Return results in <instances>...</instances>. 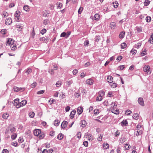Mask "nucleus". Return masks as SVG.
Returning <instances> with one entry per match:
<instances>
[{"mask_svg": "<svg viewBox=\"0 0 153 153\" xmlns=\"http://www.w3.org/2000/svg\"><path fill=\"white\" fill-rule=\"evenodd\" d=\"M125 34V32H122L119 35V37L120 39L123 38Z\"/></svg>", "mask_w": 153, "mask_h": 153, "instance_id": "24", "label": "nucleus"}, {"mask_svg": "<svg viewBox=\"0 0 153 153\" xmlns=\"http://www.w3.org/2000/svg\"><path fill=\"white\" fill-rule=\"evenodd\" d=\"M6 31L7 30L6 29H3L1 30V32L2 34H5L6 33Z\"/></svg>", "mask_w": 153, "mask_h": 153, "instance_id": "58", "label": "nucleus"}, {"mask_svg": "<svg viewBox=\"0 0 153 153\" xmlns=\"http://www.w3.org/2000/svg\"><path fill=\"white\" fill-rule=\"evenodd\" d=\"M12 20L10 18H8L6 19L5 23L7 25H9L12 23Z\"/></svg>", "mask_w": 153, "mask_h": 153, "instance_id": "5", "label": "nucleus"}, {"mask_svg": "<svg viewBox=\"0 0 153 153\" xmlns=\"http://www.w3.org/2000/svg\"><path fill=\"white\" fill-rule=\"evenodd\" d=\"M57 5V7L59 9H61V7L62 6V4L61 3H57L56 4Z\"/></svg>", "mask_w": 153, "mask_h": 153, "instance_id": "46", "label": "nucleus"}, {"mask_svg": "<svg viewBox=\"0 0 153 153\" xmlns=\"http://www.w3.org/2000/svg\"><path fill=\"white\" fill-rule=\"evenodd\" d=\"M59 96L60 97H61L62 99L64 98L65 97V94L63 93V92H62L60 93Z\"/></svg>", "mask_w": 153, "mask_h": 153, "instance_id": "37", "label": "nucleus"}, {"mask_svg": "<svg viewBox=\"0 0 153 153\" xmlns=\"http://www.w3.org/2000/svg\"><path fill=\"white\" fill-rule=\"evenodd\" d=\"M27 101L26 100H24L19 103V106L18 107H20L21 106H23L25 105L27 103Z\"/></svg>", "mask_w": 153, "mask_h": 153, "instance_id": "10", "label": "nucleus"}, {"mask_svg": "<svg viewBox=\"0 0 153 153\" xmlns=\"http://www.w3.org/2000/svg\"><path fill=\"white\" fill-rule=\"evenodd\" d=\"M149 42L150 43L152 44L153 43V37H152V36H151L149 40Z\"/></svg>", "mask_w": 153, "mask_h": 153, "instance_id": "52", "label": "nucleus"}, {"mask_svg": "<svg viewBox=\"0 0 153 153\" xmlns=\"http://www.w3.org/2000/svg\"><path fill=\"white\" fill-rule=\"evenodd\" d=\"M74 96L76 97L79 98L80 96V94H79V93H76L74 94Z\"/></svg>", "mask_w": 153, "mask_h": 153, "instance_id": "61", "label": "nucleus"}, {"mask_svg": "<svg viewBox=\"0 0 153 153\" xmlns=\"http://www.w3.org/2000/svg\"><path fill=\"white\" fill-rule=\"evenodd\" d=\"M66 36L67 33L65 32L62 33L60 35V37H65L66 38Z\"/></svg>", "mask_w": 153, "mask_h": 153, "instance_id": "47", "label": "nucleus"}, {"mask_svg": "<svg viewBox=\"0 0 153 153\" xmlns=\"http://www.w3.org/2000/svg\"><path fill=\"white\" fill-rule=\"evenodd\" d=\"M111 112L115 114H119V111L117 110H115V108H112L111 109Z\"/></svg>", "mask_w": 153, "mask_h": 153, "instance_id": "23", "label": "nucleus"}, {"mask_svg": "<svg viewBox=\"0 0 153 153\" xmlns=\"http://www.w3.org/2000/svg\"><path fill=\"white\" fill-rule=\"evenodd\" d=\"M116 27V24L114 22H112L111 23L110 25V27L112 29H115Z\"/></svg>", "mask_w": 153, "mask_h": 153, "instance_id": "11", "label": "nucleus"}, {"mask_svg": "<svg viewBox=\"0 0 153 153\" xmlns=\"http://www.w3.org/2000/svg\"><path fill=\"white\" fill-rule=\"evenodd\" d=\"M109 85L112 88H115L117 86V84L114 82L110 83L109 84Z\"/></svg>", "mask_w": 153, "mask_h": 153, "instance_id": "27", "label": "nucleus"}, {"mask_svg": "<svg viewBox=\"0 0 153 153\" xmlns=\"http://www.w3.org/2000/svg\"><path fill=\"white\" fill-rule=\"evenodd\" d=\"M59 120H55L54 122V125L56 126H58L59 124Z\"/></svg>", "mask_w": 153, "mask_h": 153, "instance_id": "30", "label": "nucleus"}, {"mask_svg": "<svg viewBox=\"0 0 153 153\" xmlns=\"http://www.w3.org/2000/svg\"><path fill=\"white\" fill-rule=\"evenodd\" d=\"M72 82H73L72 80L68 81L66 82V85L67 87H69L72 84Z\"/></svg>", "mask_w": 153, "mask_h": 153, "instance_id": "22", "label": "nucleus"}, {"mask_svg": "<svg viewBox=\"0 0 153 153\" xmlns=\"http://www.w3.org/2000/svg\"><path fill=\"white\" fill-rule=\"evenodd\" d=\"M32 72V69L30 68H28L25 71V73L27 74H30Z\"/></svg>", "mask_w": 153, "mask_h": 153, "instance_id": "28", "label": "nucleus"}, {"mask_svg": "<svg viewBox=\"0 0 153 153\" xmlns=\"http://www.w3.org/2000/svg\"><path fill=\"white\" fill-rule=\"evenodd\" d=\"M24 10L27 12L29 11V6L27 5H25L23 7Z\"/></svg>", "mask_w": 153, "mask_h": 153, "instance_id": "25", "label": "nucleus"}, {"mask_svg": "<svg viewBox=\"0 0 153 153\" xmlns=\"http://www.w3.org/2000/svg\"><path fill=\"white\" fill-rule=\"evenodd\" d=\"M80 124H82L81 126L83 128L87 124L86 122L84 120H81L80 122Z\"/></svg>", "mask_w": 153, "mask_h": 153, "instance_id": "15", "label": "nucleus"}, {"mask_svg": "<svg viewBox=\"0 0 153 153\" xmlns=\"http://www.w3.org/2000/svg\"><path fill=\"white\" fill-rule=\"evenodd\" d=\"M67 124L68 122L66 121H64L61 124L62 128H65L67 126Z\"/></svg>", "mask_w": 153, "mask_h": 153, "instance_id": "9", "label": "nucleus"}, {"mask_svg": "<svg viewBox=\"0 0 153 153\" xmlns=\"http://www.w3.org/2000/svg\"><path fill=\"white\" fill-rule=\"evenodd\" d=\"M107 80L108 82L110 83H112L113 82V78L110 76H108L107 78Z\"/></svg>", "mask_w": 153, "mask_h": 153, "instance_id": "13", "label": "nucleus"}, {"mask_svg": "<svg viewBox=\"0 0 153 153\" xmlns=\"http://www.w3.org/2000/svg\"><path fill=\"white\" fill-rule=\"evenodd\" d=\"M20 12L19 11H16V13L14 15L15 16V20H16V21H18L19 20V16H20Z\"/></svg>", "mask_w": 153, "mask_h": 153, "instance_id": "6", "label": "nucleus"}, {"mask_svg": "<svg viewBox=\"0 0 153 153\" xmlns=\"http://www.w3.org/2000/svg\"><path fill=\"white\" fill-rule=\"evenodd\" d=\"M94 114L95 115H96L98 114L99 113V110L98 109H95L94 110Z\"/></svg>", "mask_w": 153, "mask_h": 153, "instance_id": "56", "label": "nucleus"}, {"mask_svg": "<svg viewBox=\"0 0 153 153\" xmlns=\"http://www.w3.org/2000/svg\"><path fill=\"white\" fill-rule=\"evenodd\" d=\"M76 112V111L75 110H74L71 112L70 115L71 118L72 119L74 118V115L75 114Z\"/></svg>", "mask_w": 153, "mask_h": 153, "instance_id": "18", "label": "nucleus"}, {"mask_svg": "<svg viewBox=\"0 0 153 153\" xmlns=\"http://www.w3.org/2000/svg\"><path fill=\"white\" fill-rule=\"evenodd\" d=\"M138 102L139 103L141 106H144V104L143 98L141 97L139 98Z\"/></svg>", "mask_w": 153, "mask_h": 153, "instance_id": "7", "label": "nucleus"}, {"mask_svg": "<svg viewBox=\"0 0 153 153\" xmlns=\"http://www.w3.org/2000/svg\"><path fill=\"white\" fill-rule=\"evenodd\" d=\"M141 126L140 125H138L136 127L135 130H137L136 135V136H138L142 134V131L140 130Z\"/></svg>", "mask_w": 153, "mask_h": 153, "instance_id": "2", "label": "nucleus"}, {"mask_svg": "<svg viewBox=\"0 0 153 153\" xmlns=\"http://www.w3.org/2000/svg\"><path fill=\"white\" fill-rule=\"evenodd\" d=\"M100 39V36H97L95 37V40L96 42L99 41Z\"/></svg>", "mask_w": 153, "mask_h": 153, "instance_id": "59", "label": "nucleus"}, {"mask_svg": "<svg viewBox=\"0 0 153 153\" xmlns=\"http://www.w3.org/2000/svg\"><path fill=\"white\" fill-rule=\"evenodd\" d=\"M36 82H34L31 84V87L32 88H34L36 86Z\"/></svg>", "mask_w": 153, "mask_h": 153, "instance_id": "60", "label": "nucleus"}, {"mask_svg": "<svg viewBox=\"0 0 153 153\" xmlns=\"http://www.w3.org/2000/svg\"><path fill=\"white\" fill-rule=\"evenodd\" d=\"M2 153H8V151L7 149H4L2 151Z\"/></svg>", "mask_w": 153, "mask_h": 153, "instance_id": "64", "label": "nucleus"}, {"mask_svg": "<svg viewBox=\"0 0 153 153\" xmlns=\"http://www.w3.org/2000/svg\"><path fill=\"white\" fill-rule=\"evenodd\" d=\"M94 82V80L91 79H88L86 81L87 83L89 85H91L93 84Z\"/></svg>", "mask_w": 153, "mask_h": 153, "instance_id": "12", "label": "nucleus"}, {"mask_svg": "<svg viewBox=\"0 0 153 153\" xmlns=\"http://www.w3.org/2000/svg\"><path fill=\"white\" fill-rule=\"evenodd\" d=\"M19 99H16L14 100L13 102V104H14V106H15L17 108H19V107H18V106H19Z\"/></svg>", "mask_w": 153, "mask_h": 153, "instance_id": "4", "label": "nucleus"}, {"mask_svg": "<svg viewBox=\"0 0 153 153\" xmlns=\"http://www.w3.org/2000/svg\"><path fill=\"white\" fill-rule=\"evenodd\" d=\"M16 131L15 128L10 125L6 128L5 133V134H8L14 133Z\"/></svg>", "mask_w": 153, "mask_h": 153, "instance_id": "1", "label": "nucleus"}, {"mask_svg": "<svg viewBox=\"0 0 153 153\" xmlns=\"http://www.w3.org/2000/svg\"><path fill=\"white\" fill-rule=\"evenodd\" d=\"M143 71L144 72H147V74H150L151 73L150 67L149 65H145L143 68Z\"/></svg>", "mask_w": 153, "mask_h": 153, "instance_id": "3", "label": "nucleus"}, {"mask_svg": "<svg viewBox=\"0 0 153 153\" xmlns=\"http://www.w3.org/2000/svg\"><path fill=\"white\" fill-rule=\"evenodd\" d=\"M84 45L85 46H88L89 45L88 40H86L84 42Z\"/></svg>", "mask_w": 153, "mask_h": 153, "instance_id": "49", "label": "nucleus"}, {"mask_svg": "<svg viewBox=\"0 0 153 153\" xmlns=\"http://www.w3.org/2000/svg\"><path fill=\"white\" fill-rule=\"evenodd\" d=\"M103 147L105 148V149H107L108 148L109 146L107 143H104L103 144Z\"/></svg>", "mask_w": 153, "mask_h": 153, "instance_id": "40", "label": "nucleus"}, {"mask_svg": "<svg viewBox=\"0 0 153 153\" xmlns=\"http://www.w3.org/2000/svg\"><path fill=\"white\" fill-rule=\"evenodd\" d=\"M131 113V111L129 110H127L125 111V114L127 115H130Z\"/></svg>", "mask_w": 153, "mask_h": 153, "instance_id": "45", "label": "nucleus"}, {"mask_svg": "<svg viewBox=\"0 0 153 153\" xmlns=\"http://www.w3.org/2000/svg\"><path fill=\"white\" fill-rule=\"evenodd\" d=\"M55 70L54 69H49L48 71V72L51 75H53L54 73V70Z\"/></svg>", "mask_w": 153, "mask_h": 153, "instance_id": "36", "label": "nucleus"}, {"mask_svg": "<svg viewBox=\"0 0 153 153\" xmlns=\"http://www.w3.org/2000/svg\"><path fill=\"white\" fill-rule=\"evenodd\" d=\"M22 26L20 25H18L16 27V29L19 31H21L22 29Z\"/></svg>", "mask_w": 153, "mask_h": 153, "instance_id": "34", "label": "nucleus"}, {"mask_svg": "<svg viewBox=\"0 0 153 153\" xmlns=\"http://www.w3.org/2000/svg\"><path fill=\"white\" fill-rule=\"evenodd\" d=\"M128 124V122L126 120H123L121 123V125L122 126H126Z\"/></svg>", "mask_w": 153, "mask_h": 153, "instance_id": "21", "label": "nucleus"}, {"mask_svg": "<svg viewBox=\"0 0 153 153\" xmlns=\"http://www.w3.org/2000/svg\"><path fill=\"white\" fill-rule=\"evenodd\" d=\"M61 84V82L60 81H58L56 83V85L57 87H59L60 86Z\"/></svg>", "mask_w": 153, "mask_h": 153, "instance_id": "53", "label": "nucleus"}, {"mask_svg": "<svg viewBox=\"0 0 153 153\" xmlns=\"http://www.w3.org/2000/svg\"><path fill=\"white\" fill-rule=\"evenodd\" d=\"M83 145L85 147H87L88 146V143L87 141H84L83 143Z\"/></svg>", "mask_w": 153, "mask_h": 153, "instance_id": "62", "label": "nucleus"}, {"mask_svg": "<svg viewBox=\"0 0 153 153\" xmlns=\"http://www.w3.org/2000/svg\"><path fill=\"white\" fill-rule=\"evenodd\" d=\"M126 43L124 42L123 43L121 44V48L122 49H124L126 47Z\"/></svg>", "mask_w": 153, "mask_h": 153, "instance_id": "44", "label": "nucleus"}, {"mask_svg": "<svg viewBox=\"0 0 153 153\" xmlns=\"http://www.w3.org/2000/svg\"><path fill=\"white\" fill-rule=\"evenodd\" d=\"M130 146L129 144H125V147L126 149L128 150L130 149Z\"/></svg>", "mask_w": 153, "mask_h": 153, "instance_id": "43", "label": "nucleus"}, {"mask_svg": "<svg viewBox=\"0 0 153 153\" xmlns=\"http://www.w3.org/2000/svg\"><path fill=\"white\" fill-rule=\"evenodd\" d=\"M83 7H80L78 10V13L80 14L81 13L82 11L83 10Z\"/></svg>", "mask_w": 153, "mask_h": 153, "instance_id": "55", "label": "nucleus"}, {"mask_svg": "<svg viewBox=\"0 0 153 153\" xmlns=\"http://www.w3.org/2000/svg\"><path fill=\"white\" fill-rule=\"evenodd\" d=\"M17 134H16L14 133L11 136V138L12 140H15L17 137Z\"/></svg>", "mask_w": 153, "mask_h": 153, "instance_id": "29", "label": "nucleus"}, {"mask_svg": "<svg viewBox=\"0 0 153 153\" xmlns=\"http://www.w3.org/2000/svg\"><path fill=\"white\" fill-rule=\"evenodd\" d=\"M150 1L149 0H146L144 2V5L146 6H147L150 3Z\"/></svg>", "mask_w": 153, "mask_h": 153, "instance_id": "42", "label": "nucleus"}, {"mask_svg": "<svg viewBox=\"0 0 153 153\" xmlns=\"http://www.w3.org/2000/svg\"><path fill=\"white\" fill-rule=\"evenodd\" d=\"M46 31V30L45 29H44L41 30V33L42 34H44L45 33Z\"/></svg>", "mask_w": 153, "mask_h": 153, "instance_id": "63", "label": "nucleus"}, {"mask_svg": "<svg viewBox=\"0 0 153 153\" xmlns=\"http://www.w3.org/2000/svg\"><path fill=\"white\" fill-rule=\"evenodd\" d=\"M133 118L135 120H137L138 119V115L137 114H134L132 116Z\"/></svg>", "mask_w": 153, "mask_h": 153, "instance_id": "26", "label": "nucleus"}, {"mask_svg": "<svg viewBox=\"0 0 153 153\" xmlns=\"http://www.w3.org/2000/svg\"><path fill=\"white\" fill-rule=\"evenodd\" d=\"M136 29L138 33L141 32L142 30V28L141 27H137Z\"/></svg>", "mask_w": 153, "mask_h": 153, "instance_id": "54", "label": "nucleus"}, {"mask_svg": "<svg viewBox=\"0 0 153 153\" xmlns=\"http://www.w3.org/2000/svg\"><path fill=\"white\" fill-rule=\"evenodd\" d=\"M9 116V115L8 113H5L3 114L2 117L4 119H7Z\"/></svg>", "mask_w": 153, "mask_h": 153, "instance_id": "16", "label": "nucleus"}, {"mask_svg": "<svg viewBox=\"0 0 153 153\" xmlns=\"http://www.w3.org/2000/svg\"><path fill=\"white\" fill-rule=\"evenodd\" d=\"M100 15L99 14H96L94 16V19L97 21H98L100 19Z\"/></svg>", "mask_w": 153, "mask_h": 153, "instance_id": "17", "label": "nucleus"}, {"mask_svg": "<svg viewBox=\"0 0 153 153\" xmlns=\"http://www.w3.org/2000/svg\"><path fill=\"white\" fill-rule=\"evenodd\" d=\"M99 96L102 97L104 95V92L103 91H101L99 92Z\"/></svg>", "mask_w": 153, "mask_h": 153, "instance_id": "51", "label": "nucleus"}, {"mask_svg": "<svg viewBox=\"0 0 153 153\" xmlns=\"http://www.w3.org/2000/svg\"><path fill=\"white\" fill-rule=\"evenodd\" d=\"M45 91L44 90H40L38 91L37 93V94H42L44 93Z\"/></svg>", "mask_w": 153, "mask_h": 153, "instance_id": "48", "label": "nucleus"}, {"mask_svg": "<svg viewBox=\"0 0 153 153\" xmlns=\"http://www.w3.org/2000/svg\"><path fill=\"white\" fill-rule=\"evenodd\" d=\"M10 48L12 50H15L17 48L16 46V44L14 43L10 45Z\"/></svg>", "mask_w": 153, "mask_h": 153, "instance_id": "19", "label": "nucleus"}, {"mask_svg": "<svg viewBox=\"0 0 153 153\" xmlns=\"http://www.w3.org/2000/svg\"><path fill=\"white\" fill-rule=\"evenodd\" d=\"M63 134H62L60 133L58 134L57 136V138L59 140H62L63 137Z\"/></svg>", "mask_w": 153, "mask_h": 153, "instance_id": "20", "label": "nucleus"}, {"mask_svg": "<svg viewBox=\"0 0 153 153\" xmlns=\"http://www.w3.org/2000/svg\"><path fill=\"white\" fill-rule=\"evenodd\" d=\"M24 140L22 137H20L18 139V142L20 143H21L24 141Z\"/></svg>", "mask_w": 153, "mask_h": 153, "instance_id": "50", "label": "nucleus"}, {"mask_svg": "<svg viewBox=\"0 0 153 153\" xmlns=\"http://www.w3.org/2000/svg\"><path fill=\"white\" fill-rule=\"evenodd\" d=\"M102 135L100 134V136H99L97 138V140L99 141H101L102 140Z\"/></svg>", "mask_w": 153, "mask_h": 153, "instance_id": "57", "label": "nucleus"}, {"mask_svg": "<svg viewBox=\"0 0 153 153\" xmlns=\"http://www.w3.org/2000/svg\"><path fill=\"white\" fill-rule=\"evenodd\" d=\"M38 136L39 137L40 139H42L44 137L45 134L44 133L41 132Z\"/></svg>", "mask_w": 153, "mask_h": 153, "instance_id": "31", "label": "nucleus"}, {"mask_svg": "<svg viewBox=\"0 0 153 153\" xmlns=\"http://www.w3.org/2000/svg\"><path fill=\"white\" fill-rule=\"evenodd\" d=\"M29 115L31 118H33L34 117L35 114L34 112H30L29 113Z\"/></svg>", "mask_w": 153, "mask_h": 153, "instance_id": "35", "label": "nucleus"}, {"mask_svg": "<svg viewBox=\"0 0 153 153\" xmlns=\"http://www.w3.org/2000/svg\"><path fill=\"white\" fill-rule=\"evenodd\" d=\"M151 19V17L149 16H147L146 17V20L147 22H150Z\"/></svg>", "mask_w": 153, "mask_h": 153, "instance_id": "38", "label": "nucleus"}, {"mask_svg": "<svg viewBox=\"0 0 153 153\" xmlns=\"http://www.w3.org/2000/svg\"><path fill=\"white\" fill-rule=\"evenodd\" d=\"M77 112L78 114H80L83 112V108L81 107L78 108L77 109Z\"/></svg>", "mask_w": 153, "mask_h": 153, "instance_id": "14", "label": "nucleus"}, {"mask_svg": "<svg viewBox=\"0 0 153 153\" xmlns=\"http://www.w3.org/2000/svg\"><path fill=\"white\" fill-rule=\"evenodd\" d=\"M102 97L101 96L99 95L96 98V101H100L102 100Z\"/></svg>", "mask_w": 153, "mask_h": 153, "instance_id": "32", "label": "nucleus"}, {"mask_svg": "<svg viewBox=\"0 0 153 153\" xmlns=\"http://www.w3.org/2000/svg\"><path fill=\"white\" fill-rule=\"evenodd\" d=\"M146 52V49H145L141 53V55L142 56H143L146 55L147 53Z\"/></svg>", "mask_w": 153, "mask_h": 153, "instance_id": "41", "label": "nucleus"}, {"mask_svg": "<svg viewBox=\"0 0 153 153\" xmlns=\"http://www.w3.org/2000/svg\"><path fill=\"white\" fill-rule=\"evenodd\" d=\"M13 90L14 91L18 92L19 91V88L15 86L13 88Z\"/></svg>", "mask_w": 153, "mask_h": 153, "instance_id": "39", "label": "nucleus"}, {"mask_svg": "<svg viewBox=\"0 0 153 153\" xmlns=\"http://www.w3.org/2000/svg\"><path fill=\"white\" fill-rule=\"evenodd\" d=\"M113 4L114 8H116L117 7L118 5V2L115 1V2H113Z\"/></svg>", "mask_w": 153, "mask_h": 153, "instance_id": "33", "label": "nucleus"}, {"mask_svg": "<svg viewBox=\"0 0 153 153\" xmlns=\"http://www.w3.org/2000/svg\"><path fill=\"white\" fill-rule=\"evenodd\" d=\"M41 131L39 129H35L34 131V134L35 136H38L40 133Z\"/></svg>", "mask_w": 153, "mask_h": 153, "instance_id": "8", "label": "nucleus"}]
</instances>
